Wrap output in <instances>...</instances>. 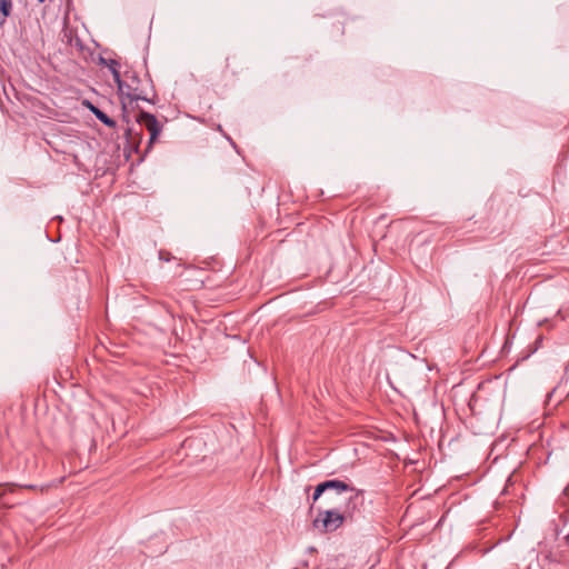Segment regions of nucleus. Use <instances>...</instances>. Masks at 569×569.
Segmentation results:
<instances>
[{"label": "nucleus", "mask_w": 569, "mask_h": 569, "mask_svg": "<svg viewBox=\"0 0 569 569\" xmlns=\"http://www.w3.org/2000/svg\"><path fill=\"white\" fill-rule=\"evenodd\" d=\"M40 3L44 2V0H38Z\"/></svg>", "instance_id": "nucleus-11"}, {"label": "nucleus", "mask_w": 569, "mask_h": 569, "mask_svg": "<svg viewBox=\"0 0 569 569\" xmlns=\"http://www.w3.org/2000/svg\"><path fill=\"white\" fill-rule=\"evenodd\" d=\"M325 486L327 490H335L339 496L345 493H349L348 496L356 493L355 489L342 480H327L325 481Z\"/></svg>", "instance_id": "nucleus-3"}, {"label": "nucleus", "mask_w": 569, "mask_h": 569, "mask_svg": "<svg viewBox=\"0 0 569 569\" xmlns=\"http://www.w3.org/2000/svg\"><path fill=\"white\" fill-rule=\"evenodd\" d=\"M128 96H129V98H130V100H131V101H137V100L141 99V97H140L139 94H136V93H133V94H128Z\"/></svg>", "instance_id": "nucleus-8"}, {"label": "nucleus", "mask_w": 569, "mask_h": 569, "mask_svg": "<svg viewBox=\"0 0 569 569\" xmlns=\"http://www.w3.org/2000/svg\"><path fill=\"white\" fill-rule=\"evenodd\" d=\"M23 488L34 490V489H37V486L36 485H26V486H23Z\"/></svg>", "instance_id": "nucleus-9"}, {"label": "nucleus", "mask_w": 569, "mask_h": 569, "mask_svg": "<svg viewBox=\"0 0 569 569\" xmlns=\"http://www.w3.org/2000/svg\"><path fill=\"white\" fill-rule=\"evenodd\" d=\"M111 70H112L114 81L118 83L119 90L122 91V81L120 80L119 71L114 67H111Z\"/></svg>", "instance_id": "nucleus-7"}, {"label": "nucleus", "mask_w": 569, "mask_h": 569, "mask_svg": "<svg viewBox=\"0 0 569 569\" xmlns=\"http://www.w3.org/2000/svg\"><path fill=\"white\" fill-rule=\"evenodd\" d=\"M326 491H327V489H326L325 481H323V482L319 483V485L315 488V491H313V495H312V501H313V502H315V501H317V500L321 497V495H322L323 492H326Z\"/></svg>", "instance_id": "nucleus-6"}, {"label": "nucleus", "mask_w": 569, "mask_h": 569, "mask_svg": "<svg viewBox=\"0 0 569 569\" xmlns=\"http://www.w3.org/2000/svg\"><path fill=\"white\" fill-rule=\"evenodd\" d=\"M137 121L140 126L144 127L149 133H150V138H149V142H148V148L147 150L151 149L152 144L154 143V141L158 139L159 134L161 133V124L159 123V121L157 120V118L149 113V112H140L138 118H137Z\"/></svg>", "instance_id": "nucleus-2"}, {"label": "nucleus", "mask_w": 569, "mask_h": 569, "mask_svg": "<svg viewBox=\"0 0 569 569\" xmlns=\"http://www.w3.org/2000/svg\"><path fill=\"white\" fill-rule=\"evenodd\" d=\"M6 18H7V17H3V16L1 17V16H0V27L4 23Z\"/></svg>", "instance_id": "nucleus-10"}, {"label": "nucleus", "mask_w": 569, "mask_h": 569, "mask_svg": "<svg viewBox=\"0 0 569 569\" xmlns=\"http://www.w3.org/2000/svg\"><path fill=\"white\" fill-rule=\"evenodd\" d=\"M12 7V0H0V12L1 16L8 17Z\"/></svg>", "instance_id": "nucleus-5"}, {"label": "nucleus", "mask_w": 569, "mask_h": 569, "mask_svg": "<svg viewBox=\"0 0 569 569\" xmlns=\"http://www.w3.org/2000/svg\"><path fill=\"white\" fill-rule=\"evenodd\" d=\"M361 500L360 493L345 496V507L341 510L331 509L321 512L318 518L313 520L315 528L322 532H333L340 528L347 516L351 517Z\"/></svg>", "instance_id": "nucleus-1"}, {"label": "nucleus", "mask_w": 569, "mask_h": 569, "mask_svg": "<svg viewBox=\"0 0 569 569\" xmlns=\"http://www.w3.org/2000/svg\"><path fill=\"white\" fill-rule=\"evenodd\" d=\"M89 107H90V110L92 111V113L97 117V119H99L102 123H104L106 126L108 127H114L116 126V122L109 118L103 111H101L99 108L94 107L93 104L91 103H88Z\"/></svg>", "instance_id": "nucleus-4"}]
</instances>
